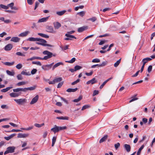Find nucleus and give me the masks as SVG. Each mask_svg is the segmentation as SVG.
Here are the masks:
<instances>
[{"label":"nucleus","instance_id":"nucleus-1","mask_svg":"<svg viewBox=\"0 0 155 155\" xmlns=\"http://www.w3.org/2000/svg\"><path fill=\"white\" fill-rule=\"evenodd\" d=\"M36 86H34L28 87L18 88L13 89L14 92L11 93L9 94L10 96L11 97H15L21 95L22 94L21 91L26 92L28 90L33 91L36 88Z\"/></svg>","mask_w":155,"mask_h":155},{"label":"nucleus","instance_id":"nucleus-2","mask_svg":"<svg viewBox=\"0 0 155 155\" xmlns=\"http://www.w3.org/2000/svg\"><path fill=\"white\" fill-rule=\"evenodd\" d=\"M43 54L44 55H47V56H44L42 58V60H46L51 58L53 56H55V54H53V53L48 51H45L43 52Z\"/></svg>","mask_w":155,"mask_h":155},{"label":"nucleus","instance_id":"nucleus-3","mask_svg":"<svg viewBox=\"0 0 155 155\" xmlns=\"http://www.w3.org/2000/svg\"><path fill=\"white\" fill-rule=\"evenodd\" d=\"M37 41L39 42H36V44L38 45H41L43 46H47L50 47H53V46L52 45L46 43H47V41L43 39L38 38Z\"/></svg>","mask_w":155,"mask_h":155},{"label":"nucleus","instance_id":"nucleus-4","mask_svg":"<svg viewBox=\"0 0 155 155\" xmlns=\"http://www.w3.org/2000/svg\"><path fill=\"white\" fill-rule=\"evenodd\" d=\"M15 147L14 146L9 147L6 149V150L4 153L5 155H6L8 153H12L14 152L15 150Z\"/></svg>","mask_w":155,"mask_h":155},{"label":"nucleus","instance_id":"nucleus-5","mask_svg":"<svg viewBox=\"0 0 155 155\" xmlns=\"http://www.w3.org/2000/svg\"><path fill=\"white\" fill-rule=\"evenodd\" d=\"M14 100L19 105H22L26 102V100L25 99H15Z\"/></svg>","mask_w":155,"mask_h":155},{"label":"nucleus","instance_id":"nucleus-6","mask_svg":"<svg viewBox=\"0 0 155 155\" xmlns=\"http://www.w3.org/2000/svg\"><path fill=\"white\" fill-rule=\"evenodd\" d=\"M54 64V63H52L50 64L43 65L42 66V68L45 71L48 70L51 68Z\"/></svg>","mask_w":155,"mask_h":155},{"label":"nucleus","instance_id":"nucleus-7","mask_svg":"<svg viewBox=\"0 0 155 155\" xmlns=\"http://www.w3.org/2000/svg\"><path fill=\"white\" fill-rule=\"evenodd\" d=\"M74 32V31H71L69 32H68L67 33L65 34V36L67 37H69V38L76 39V37H75L74 36L70 35L71 34Z\"/></svg>","mask_w":155,"mask_h":155},{"label":"nucleus","instance_id":"nucleus-8","mask_svg":"<svg viewBox=\"0 0 155 155\" xmlns=\"http://www.w3.org/2000/svg\"><path fill=\"white\" fill-rule=\"evenodd\" d=\"M47 31L48 32L53 33H55L56 31H54L53 27L52 26H48L46 27Z\"/></svg>","mask_w":155,"mask_h":155},{"label":"nucleus","instance_id":"nucleus-9","mask_svg":"<svg viewBox=\"0 0 155 155\" xmlns=\"http://www.w3.org/2000/svg\"><path fill=\"white\" fill-rule=\"evenodd\" d=\"M29 134H22L21 133L18 134L17 136L18 138H26L28 137L29 136Z\"/></svg>","mask_w":155,"mask_h":155},{"label":"nucleus","instance_id":"nucleus-10","mask_svg":"<svg viewBox=\"0 0 155 155\" xmlns=\"http://www.w3.org/2000/svg\"><path fill=\"white\" fill-rule=\"evenodd\" d=\"M50 16H48L46 17L40 19L38 21V23H41L45 22L47 21L49 19Z\"/></svg>","mask_w":155,"mask_h":155},{"label":"nucleus","instance_id":"nucleus-11","mask_svg":"<svg viewBox=\"0 0 155 155\" xmlns=\"http://www.w3.org/2000/svg\"><path fill=\"white\" fill-rule=\"evenodd\" d=\"M38 99V96L37 95L34 97L30 102V104H32L36 103Z\"/></svg>","mask_w":155,"mask_h":155},{"label":"nucleus","instance_id":"nucleus-12","mask_svg":"<svg viewBox=\"0 0 155 155\" xmlns=\"http://www.w3.org/2000/svg\"><path fill=\"white\" fill-rule=\"evenodd\" d=\"M12 47V45L11 44H8L5 46L4 49L6 51H9L11 50Z\"/></svg>","mask_w":155,"mask_h":155},{"label":"nucleus","instance_id":"nucleus-13","mask_svg":"<svg viewBox=\"0 0 155 155\" xmlns=\"http://www.w3.org/2000/svg\"><path fill=\"white\" fill-rule=\"evenodd\" d=\"M88 28L87 26H83L78 28V31L79 32H81Z\"/></svg>","mask_w":155,"mask_h":155},{"label":"nucleus","instance_id":"nucleus-14","mask_svg":"<svg viewBox=\"0 0 155 155\" xmlns=\"http://www.w3.org/2000/svg\"><path fill=\"white\" fill-rule=\"evenodd\" d=\"M54 28L55 29H58L61 26V24L58 22H54L53 23Z\"/></svg>","mask_w":155,"mask_h":155},{"label":"nucleus","instance_id":"nucleus-15","mask_svg":"<svg viewBox=\"0 0 155 155\" xmlns=\"http://www.w3.org/2000/svg\"><path fill=\"white\" fill-rule=\"evenodd\" d=\"M20 40V38L17 37H12L11 39V41L15 42H18Z\"/></svg>","mask_w":155,"mask_h":155},{"label":"nucleus","instance_id":"nucleus-16","mask_svg":"<svg viewBox=\"0 0 155 155\" xmlns=\"http://www.w3.org/2000/svg\"><path fill=\"white\" fill-rule=\"evenodd\" d=\"M124 148L127 152L130 151L131 150V147L130 145L128 144H125L124 145Z\"/></svg>","mask_w":155,"mask_h":155},{"label":"nucleus","instance_id":"nucleus-17","mask_svg":"<svg viewBox=\"0 0 155 155\" xmlns=\"http://www.w3.org/2000/svg\"><path fill=\"white\" fill-rule=\"evenodd\" d=\"M97 82V81L95 80V78H92L90 80H89L87 81L86 83L87 84H93Z\"/></svg>","mask_w":155,"mask_h":155},{"label":"nucleus","instance_id":"nucleus-18","mask_svg":"<svg viewBox=\"0 0 155 155\" xmlns=\"http://www.w3.org/2000/svg\"><path fill=\"white\" fill-rule=\"evenodd\" d=\"M152 60L151 58H146L143 59L142 62L143 63V65L145 66V64L147 62V61H150Z\"/></svg>","mask_w":155,"mask_h":155},{"label":"nucleus","instance_id":"nucleus-19","mask_svg":"<svg viewBox=\"0 0 155 155\" xmlns=\"http://www.w3.org/2000/svg\"><path fill=\"white\" fill-rule=\"evenodd\" d=\"M0 20L4 22L6 24H8L11 22V21L10 20H5V18L4 17H0Z\"/></svg>","mask_w":155,"mask_h":155},{"label":"nucleus","instance_id":"nucleus-20","mask_svg":"<svg viewBox=\"0 0 155 155\" xmlns=\"http://www.w3.org/2000/svg\"><path fill=\"white\" fill-rule=\"evenodd\" d=\"M61 65H63V64L62 62H59L57 63L53 66L52 68V70H54L55 68Z\"/></svg>","mask_w":155,"mask_h":155},{"label":"nucleus","instance_id":"nucleus-21","mask_svg":"<svg viewBox=\"0 0 155 155\" xmlns=\"http://www.w3.org/2000/svg\"><path fill=\"white\" fill-rule=\"evenodd\" d=\"M28 33L29 32L28 31H26L20 33L18 35V36L22 37H25L28 35Z\"/></svg>","mask_w":155,"mask_h":155},{"label":"nucleus","instance_id":"nucleus-22","mask_svg":"<svg viewBox=\"0 0 155 155\" xmlns=\"http://www.w3.org/2000/svg\"><path fill=\"white\" fill-rule=\"evenodd\" d=\"M28 83L27 82L24 81L19 82L16 84V85L18 86H20L22 85H24Z\"/></svg>","mask_w":155,"mask_h":155},{"label":"nucleus","instance_id":"nucleus-23","mask_svg":"<svg viewBox=\"0 0 155 155\" xmlns=\"http://www.w3.org/2000/svg\"><path fill=\"white\" fill-rule=\"evenodd\" d=\"M51 130L53 131L54 133L59 131L58 126L56 125L54 126V127L51 129Z\"/></svg>","mask_w":155,"mask_h":155},{"label":"nucleus","instance_id":"nucleus-24","mask_svg":"<svg viewBox=\"0 0 155 155\" xmlns=\"http://www.w3.org/2000/svg\"><path fill=\"white\" fill-rule=\"evenodd\" d=\"M107 137L108 136L107 135H105L99 141V143H101L104 142L107 140Z\"/></svg>","mask_w":155,"mask_h":155},{"label":"nucleus","instance_id":"nucleus-25","mask_svg":"<svg viewBox=\"0 0 155 155\" xmlns=\"http://www.w3.org/2000/svg\"><path fill=\"white\" fill-rule=\"evenodd\" d=\"M78 89L77 88H68L67 90L66 91L68 92H74L76 91Z\"/></svg>","mask_w":155,"mask_h":155},{"label":"nucleus","instance_id":"nucleus-26","mask_svg":"<svg viewBox=\"0 0 155 155\" xmlns=\"http://www.w3.org/2000/svg\"><path fill=\"white\" fill-rule=\"evenodd\" d=\"M12 87H6L5 88L1 90V91L2 92H6L8 91V90H10V89L12 88Z\"/></svg>","mask_w":155,"mask_h":155},{"label":"nucleus","instance_id":"nucleus-27","mask_svg":"<svg viewBox=\"0 0 155 155\" xmlns=\"http://www.w3.org/2000/svg\"><path fill=\"white\" fill-rule=\"evenodd\" d=\"M54 83L55 84V83H57L61 81L62 80V78L61 77H59L56 78L54 79Z\"/></svg>","mask_w":155,"mask_h":155},{"label":"nucleus","instance_id":"nucleus-28","mask_svg":"<svg viewBox=\"0 0 155 155\" xmlns=\"http://www.w3.org/2000/svg\"><path fill=\"white\" fill-rule=\"evenodd\" d=\"M66 10H63L60 12H56V14L58 15L61 16L63 15L66 12Z\"/></svg>","mask_w":155,"mask_h":155},{"label":"nucleus","instance_id":"nucleus-29","mask_svg":"<svg viewBox=\"0 0 155 155\" xmlns=\"http://www.w3.org/2000/svg\"><path fill=\"white\" fill-rule=\"evenodd\" d=\"M15 63L14 61H13L12 62H5L3 63V64L6 65H7L8 66H11L12 65H13Z\"/></svg>","mask_w":155,"mask_h":155},{"label":"nucleus","instance_id":"nucleus-30","mask_svg":"<svg viewBox=\"0 0 155 155\" xmlns=\"http://www.w3.org/2000/svg\"><path fill=\"white\" fill-rule=\"evenodd\" d=\"M38 35L41 37H42L45 38H48L49 37V36L47 35H45V34H44L41 33H38Z\"/></svg>","mask_w":155,"mask_h":155},{"label":"nucleus","instance_id":"nucleus-31","mask_svg":"<svg viewBox=\"0 0 155 155\" xmlns=\"http://www.w3.org/2000/svg\"><path fill=\"white\" fill-rule=\"evenodd\" d=\"M107 61H105L103 62L101 64H99V67H103L105 66L107 64Z\"/></svg>","mask_w":155,"mask_h":155},{"label":"nucleus","instance_id":"nucleus-32","mask_svg":"<svg viewBox=\"0 0 155 155\" xmlns=\"http://www.w3.org/2000/svg\"><path fill=\"white\" fill-rule=\"evenodd\" d=\"M56 118L60 120H68L69 117H56Z\"/></svg>","mask_w":155,"mask_h":155},{"label":"nucleus","instance_id":"nucleus-33","mask_svg":"<svg viewBox=\"0 0 155 155\" xmlns=\"http://www.w3.org/2000/svg\"><path fill=\"white\" fill-rule=\"evenodd\" d=\"M6 72L8 75L11 76H13L15 74V72H11L8 70L6 71Z\"/></svg>","mask_w":155,"mask_h":155},{"label":"nucleus","instance_id":"nucleus-34","mask_svg":"<svg viewBox=\"0 0 155 155\" xmlns=\"http://www.w3.org/2000/svg\"><path fill=\"white\" fill-rule=\"evenodd\" d=\"M144 146L143 145L140 147L137 153V155H140L141 150L143 148Z\"/></svg>","mask_w":155,"mask_h":155},{"label":"nucleus","instance_id":"nucleus-35","mask_svg":"<svg viewBox=\"0 0 155 155\" xmlns=\"http://www.w3.org/2000/svg\"><path fill=\"white\" fill-rule=\"evenodd\" d=\"M85 13V12L82 11L81 12H78L77 13V15H80V16L82 17L84 15Z\"/></svg>","mask_w":155,"mask_h":155},{"label":"nucleus","instance_id":"nucleus-36","mask_svg":"<svg viewBox=\"0 0 155 155\" xmlns=\"http://www.w3.org/2000/svg\"><path fill=\"white\" fill-rule=\"evenodd\" d=\"M57 137H53L52 139V146L53 147L54 145V144L56 142V140Z\"/></svg>","mask_w":155,"mask_h":155},{"label":"nucleus","instance_id":"nucleus-37","mask_svg":"<svg viewBox=\"0 0 155 155\" xmlns=\"http://www.w3.org/2000/svg\"><path fill=\"white\" fill-rule=\"evenodd\" d=\"M38 38H34L33 37L29 38L28 39V40H29L30 41H37Z\"/></svg>","mask_w":155,"mask_h":155},{"label":"nucleus","instance_id":"nucleus-38","mask_svg":"<svg viewBox=\"0 0 155 155\" xmlns=\"http://www.w3.org/2000/svg\"><path fill=\"white\" fill-rule=\"evenodd\" d=\"M82 99V97L81 96H80L77 99H76L73 100V101L74 102H77L80 101Z\"/></svg>","mask_w":155,"mask_h":155},{"label":"nucleus","instance_id":"nucleus-39","mask_svg":"<svg viewBox=\"0 0 155 155\" xmlns=\"http://www.w3.org/2000/svg\"><path fill=\"white\" fill-rule=\"evenodd\" d=\"M121 60V59L120 58L119 60H118L117 61V62L114 63V67H117L118 66V65H119V64Z\"/></svg>","mask_w":155,"mask_h":155},{"label":"nucleus","instance_id":"nucleus-40","mask_svg":"<svg viewBox=\"0 0 155 155\" xmlns=\"http://www.w3.org/2000/svg\"><path fill=\"white\" fill-rule=\"evenodd\" d=\"M0 8L5 10H7L8 8V6H6L3 4L0 5Z\"/></svg>","mask_w":155,"mask_h":155},{"label":"nucleus","instance_id":"nucleus-41","mask_svg":"<svg viewBox=\"0 0 155 155\" xmlns=\"http://www.w3.org/2000/svg\"><path fill=\"white\" fill-rule=\"evenodd\" d=\"M76 59L75 58H72L71 60L68 61H66L65 62H66L70 63H74Z\"/></svg>","mask_w":155,"mask_h":155},{"label":"nucleus","instance_id":"nucleus-42","mask_svg":"<svg viewBox=\"0 0 155 155\" xmlns=\"http://www.w3.org/2000/svg\"><path fill=\"white\" fill-rule=\"evenodd\" d=\"M21 74L24 75H30L31 74L29 72H26L24 71H23L21 72Z\"/></svg>","mask_w":155,"mask_h":155},{"label":"nucleus","instance_id":"nucleus-43","mask_svg":"<svg viewBox=\"0 0 155 155\" xmlns=\"http://www.w3.org/2000/svg\"><path fill=\"white\" fill-rule=\"evenodd\" d=\"M44 125V123H43L41 124H38L36 123V124H34V125L36 127H39V128L43 126Z\"/></svg>","mask_w":155,"mask_h":155},{"label":"nucleus","instance_id":"nucleus-44","mask_svg":"<svg viewBox=\"0 0 155 155\" xmlns=\"http://www.w3.org/2000/svg\"><path fill=\"white\" fill-rule=\"evenodd\" d=\"M32 64H36L37 65L39 66H41V64L40 61H32Z\"/></svg>","mask_w":155,"mask_h":155},{"label":"nucleus","instance_id":"nucleus-45","mask_svg":"<svg viewBox=\"0 0 155 155\" xmlns=\"http://www.w3.org/2000/svg\"><path fill=\"white\" fill-rule=\"evenodd\" d=\"M82 68V67L79 65H76L74 67V71H77Z\"/></svg>","mask_w":155,"mask_h":155},{"label":"nucleus","instance_id":"nucleus-46","mask_svg":"<svg viewBox=\"0 0 155 155\" xmlns=\"http://www.w3.org/2000/svg\"><path fill=\"white\" fill-rule=\"evenodd\" d=\"M58 131L64 129H66L67 128V127L66 126L63 127H58Z\"/></svg>","mask_w":155,"mask_h":155},{"label":"nucleus","instance_id":"nucleus-47","mask_svg":"<svg viewBox=\"0 0 155 155\" xmlns=\"http://www.w3.org/2000/svg\"><path fill=\"white\" fill-rule=\"evenodd\" d=\"M100 60L99 59L97 58H95L93 59L92 61V62L94 63H98L99 62Z\"/></svg>","mask_w":155,"mask_h":155},{"label":"nucleus","instance_id":"nucleus-48","mask_svg":"<svg viewBox=\"0 0 155 155\" xmlns=\"http://www.w3.org/2000/svg\"><path fill=\"white\" fill-rule=\"evenodd\" d=\"M21 131V130H15V129H12L10 131H7L8 132H18Z\"/></svg>","mask_w":155,"mask_h":155},{"label":"nucleus","instance_id":"nucleus-49","mask_svg":"<svg viewBox=\"0 0 155 155\" xmlns=\"http://www.w3.org/2000/svg\"><path fill=\"white\" fill-rule=\"evenodd\" d=\"M17 78L18 80H22L23 79V77L21 74H19L17 76Z\"/></svg>","mask_w":155,"mask_h":155},{"label":"nucleus","instance_id":"nucleus-50","mask_svg":"<svg viewBox=\"0 0 155 155\" xmlns=\"http://www.w3.org/2000/svg\"><path fill=\"white\" fill-rule=\"evenodd\" d=\"M152 68V65H150L148 67L147 69V71L149 73H150L151 71Z\"/></svg>","mask_w":155,"mask_h":155},{"label":"nucleus","instance_id":"nucleus-51","mask_svg":"<svg viewBox=\"0 0 155 155\" xmlns=\"http://www.w3.org/2000/svg\"><path fill=\"white\" fill-rule=\"evenodd\" d=\"M16 54L17 55L22 56H25L24 54L22 53L21 52H16Z\"/></svg>","mask_w":155,"mask_h":155},{"label":"nucleus","instance_id":"nucleus-52","mask_svg":"<svg viewBox=\"0 0 155 155\" xmlns=\"http://www.w3.org/2000/svg\"><path fill=\"white\" fill-rule=\"evenodd\" d=\"M120 146V143H117L116 144H114V147L116 150Z\"/></svg>","mask_w":155,"mask_h":155},{"label":"nucleus","instance_id":"nucleus-53","mask_svg":"<svg viewBox=\"0 0 155 155\" xmlns=\"http://www.w3.org/2000/svg\"><path fill=\"white\" fill-rule=\"evenodd\" d=\"M22 67V65L21 64H19L16 66V68L18 69H20Z\"/></svg>","mask_w":155,"mask_h":155},{"label":"nucleus","instance_id":"nucleus-54","mask_svg":"<svg viewBox=\"0 0 155 155\" xmlns=\"http://www.w3.org/2000/svg\"><path fill=\"white\" fill-rule=\"evenodd\" d=\"M107 41L106 40H102L99 43V45H103V44L105 43Z\"/></svg>","mask_w":155,"mask_h":155},{"label":"nucleus","instance_id":"nucleus-55","mask_svg":"<svg viewBox=\"0 0 155 155\" xmlns=\"http://www.w3.org/2000/svg\"><path fill=\"white\" fill-rule=\"evenodd\" d=\"M64 82L63 81L59 83L58 85L57 88H60L62 86Z\"/></svg>","mask_w":155,"mask_h":155},{"label":"nucleus","instance_id":"nucleus-56","mask_svg":"<svg viewBox=\"0 0 155 155\" xmlns=\"http://www.w3.org/2000/svg\"><path fill=\"white\" fill-rule=\"evenodd\" d=\"M80 81V79H78L76 81L72 82L71 83V85H74L75 84H76L78 83Z\"/></svg>","mask_w":155,"mask_h":155},{"label":"nucleus","instance_id":"nucleus-57","mask_svg":"<svg viewBox=\"0 0 155 155\" xmlns=\"http://www.w3.org/2000/svg\"><path fill=\"white\" fill-rule=\"evenodd\" d=\"M88 20L92 21V22H94L97 20V18L95 17H93L92 18H90Z\"/></svg>","mask_w":155,"mask_h":155},{"label":"nucleus","instance_id":"nucleus-58","mask_svg":"<svg viewBox=\"0 0 155 155\" xmlns=\"http://www.w3.org/2000/svg\"><path fill=\"white\" fill-rule=\"evenodd\" d=\"M7 35V33L5 32H3L2 33L0 34V37L1 38H3L4 36Z\"/></svg>","mask_w":155,"mask_h":155},{"label":"nucleus","instance_id":"nucleus-59","mask_svg":"<svg viewBox=\"0 0 155 155\" xmlns=\"http://www.w3.org/2000/svg\"><path fill=\"white\" fill-rule=\"evenodd\" d=\"M68 46H69L68 45H66L64 47L61 48L62 50L64 51L68 49Z\"/></svg>","mask_w":155,"mask_h":155},{"label":"nucleus","instance_id":"nucleus-60","mask_svg":"<svg viewBox=\"0 0 155 155\" xmlns=\"http://www.w3.org/2000/svg\"><path fill=\"white\" fill-rule=\"evenodd\" d=\"M28 3L30 5H31L33 4V2H34L35 0H27Z\"/></svg>","mask_w":155,"mask_h":155},{"label":"nucleus","instance_id":"nucleus-61","mask_svg":"<svg viewBox=\"0 0 155 155\" xmlns=\"http://www.w3.org/2000/svg\"><path fill=\"white\" fill-rule=\"evenodd\" d=\"M37 70L36 69H34L32 70L31 72V73L32 74H35L37 72Z\"/></svg>","mask_w":155,"mask_h":155},{"label":"nucleus","instance_id":"nucleus-62","mask_svg":"<svg viewBox=\"0 0 155 155\" xmlns=\"http://www.w3.org/2000/svg\"><path fill=\"white\" fill-rule=\"evenodd\" d=\"M99 91H97L95 90L94 91L93 94V96H94L96 95L97 94H98Z\"/></svg>","mask_w":155,"mask_h":155},{"label":"nucleus","instance_id":"nucleus-63","mask_svg":"<svg viewBox=\"0 0 155 155\" xmlns=\"http://www.w3.org/2000/svg\"><path fill=\"white\" fill-rule=\"evenodd\" d=\"M89 107V106L88 105H84V106L83 107H82V109H81V110H83L87 108H88V107Z\"/></svg>","mask_w":155,"mask_h":155},{"label":"nucleus","instance_id":"nucleus-64","mask_svg":"<svg viewBox=\"0 0 155 155\" xmlns=\"http://www.w3.org/2000/svg\"><path fill=\"white\" fill-rule=\"evenodd\" d=\"M14 5V3L13 2L11 3L8 4L7 5V6H8V7L11 8L13 7Z\"/></svg>","mask_w":155,"mask_h":155}]
</instances>
